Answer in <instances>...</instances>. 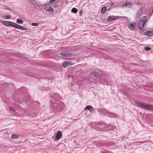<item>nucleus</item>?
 <instances>
[{"mask_svg":"<svg viewBox=\"0 0 153 153\" xmlns=\"http://www.w3.org/2000/svg\"><path fill=\"white\" fill-rule=\"evenodd\" d=\"M9 110L13 112H14L15 111V110L14 108L10 107L9 108Z\"/></svg>","mask_w":153,"mask_h":153,"instance_id":"23","label":"nucleus"},{"mask_svg":"<svg viewBox=\"0 0 153 153\" xmlns=\"http://www.w3.org/2000/svg\"><path fill=\"white\" fill-rule=\"evenodd\" d=\"M140 32L141 33H143V32L144 31V30L142 29H140Z\"/></svg>","mask_w":153,"mask_h":153,"instance_id":"29","label":"nucleus"},{"mask_svg":"<svg viewBox=\"0 0 153 153\" xmlns=\"http://www.w3.org/2000/svg\"><path fill=\"white\" fill-rule=\"evenodd\" d=\"M60 54L64 56H68L71 55V53L67 52H63L60 53Z\"/></svg>","mask_w":153,"mask_h":153,"instance_id":"8","label":"nucleus"},{"mask_svg":"<svg viewBox=\"0 0 153 153\" xmlns=\"http://www.w3.org/2000/svg\"><path fill=\"white\" fill-rule=\"evenodd\" d=\"M107 113L110 117H114L116 116V115L114 113L107 112Z\"/></svg>","mask_w":153,"mask_h":153,"instance_id":"14","label":"nucleus"},{"mask_svg":"<svg viewBox=\"0 0 153 153\" xmlns=\"http://www.w3.org/2000/svg\"><path fill=\"white\" fill-rule=\"evenodd\" d=\"M96 130H97L98 131V130H102V129H100V128H99L97 127V128H96Z\"/></svg>","mask_w":153,"mask_h":153,"instance_id":"31","label":"nucleus"},{"mask_svg":"<svg viewBox=\"0 0 153 153\" xmlns=\"http://www.w3.org/2000/svg\"><path fill=\"white\" fill-rule=\"evenodd\" d=\"M144 48L146 51H149L151 49V48L149 47H146Z\"/></svg>","mask_w":153,"mask_h":153,"instance_id":"27","label":"nucleus"},{"mask_svg":"<svg viewBox=\"0 0 153 153\" xmlns=\"http://www.w3.org/2000/svg\"><path fill=\"white\" fill-rule=\"evenodd\" d=\"M135 24L134 23L130 24L129 26L128 27L131 30H133L134 29L135 27Z\"/></svg>","mask_w":153,"mask_h":153,"instance_id":"10","label":"nucleus"},{"mask_svg":"<svg viewBox=\"0 0 153 153\" xmlns=\"http://www.w3.org/2000/svg\"><path fill=\"white\" fill-rule=\"evenodd\" d=\"M39 25V24L36 23H33L31 24V25L33 26H37Z\"/></svg>","mask_w":153,"mask_h":153,"instance_id":"26","label":"nucleus"},{"mask_svg":"<svg viewBox=\"0 0 153 153\" xmlns=\"http://www.w3.org/2000/svg\"><path fill=\"white\" fill-rule=\"evenodd\" d=\"M136 105L143 109L148 110H153V105L146 104L143 102H137Z\"/></svg>","mask_w":153,"mask_h":153,"instance_id":"1","label":"nucleus"},{"mask_svg":"<svg viewBox=\"0 0 153 153\" xmlns=\"http://www.w3.org/2000/svg\"><path fill=\"white\" fill-rule=\"evenodd\" d=\"M11 16L10 15L6 16H4V18L6 19H9L11 17Z\"/></svg>","mask_w":153,"mask_h":153,"instance_id":"24","label":"nucleus"},{"mask_svg":"<svg viewBox=\"0 0 153 153\" xmlns=\"http://www.w3.org/2000/svg\"><path fill=\"white\" fill-rule=\"evenodd\" d=\"M62 65L64 68H65L67 66H68V62H64L62 64Z\"/></svg>","mask_w":153,"mask_h":153,"instance_id":"21","label":"nucleus"},{"mask_svg":"<svg viewBox=\"0 0 153 153\" xmlns=\"http://www.w3.org/2000/svg\"><path fill=\"white\" fill-rule=\"evenodd\" d=\"M21 136L19 134H12L11 136V138L14 139H16L19 138V137Z\"/></svg>","mask_w":153,"mask_h":153,"instance_id":"15","label":"nucleus"},{"mask_svg":"<svg viewBox=\"0 0 153 153\" xmlns=\"http://www.w3.org/2000/svg\"><path fill=\"white\" fill-rule=\"evenodd\" d=\"M53 9L52 8L50 7L48 9H47V11L48 12H52L53 11Z\"/></svg>","mask_w":153,"mask_h":153,"instance_id":"25","label":"nucleus"},{"mask_svg":"<svg viewBox=\"0 0 153 153\" xmlns=\"http://www.w3.org/2000/svg\"><path fill=\"white\" fill-rule=\"evenodd\" d=\"M89 110L90 112H93L94 110V108L91 105H88L86 106L85 108V110Z\"/></svg>","mask_w":153,"mask_h":153,"instance_id":"9","label":"nucleus"},{"mask_svg":"<svg viewBox=\"0 0 153 153\" xmlns=\"http://www.w3.org/2000/svg\"><path fill=\"white\" fill-rule=\"evenodd\" d=\"M114 2H111V3H110V5L111 6V7L113 6L114 5Z\"/></svg>","mask_w":153,"mask_h":153,"instance_id":"30","label":"nucleus"},{"mask_svg":"<svg viewBox=\"0 0 153 153\" xmlns=\"http://www.w3.org/2000/svg\"><path fill=\"white\" fill-rule=\"evenodd\" d=\"M15 28H16L17 29L22 30H27V28L22 26H20L19 25H17L16 24V25L15 26Z\"/></svg>","mask_w":153,"mask_h":153,"instance_id":"7","label":"nucleus"},{"mask_svg":"<svg viewBox=\"0 0 153 153\" xmlns=\"http://www.w3.org/2000/svg\"><path fill=\"white\" fill-rule=\"evenodd\" d=\"M77 9L75 8H73L71 10V12L74 13H76L77 12Z\"/></svg>","mask_w":153,"mask_h":153,"instance_id":"17","label":"nucleus"},{"mask_svg":"<svg viewBox=\"0 0 153 153\" xmlns=\"http://www.w3.org/2000/svg\"><path fill=\"white\" fill-rule=\"evenodd\" d=\"M106 9V7L105 6L103 7L101 9V13H104Z\"/></svg>","mask_w":153,"mask_h":153,"instance_id":"19","label":"nucleus"},{"mask_svg":"<svg viewBox=\"0 0 153 153\" xmlns=\"http://www.w3.org/2000/svg\"><path fill=\"white\" fill-rule=\"evenodd\" d=\"M114 16H110L108 19V21H111L114 20Z\"/></svg>","mask_w":153,"mask_h":153,"instance_id":"18","label":"nucleus"},{"mask_svg":"<svg viewBox=\"0 0 153 153\" xmlns=\"http://www.w3.org/2000/svg\"><path fill=\"white\" fill-rule=\"evenodd\" d=\"M147 17L146 16H144L142 18L139 23L140 29H141L143 28L145 23L147 22Z\"/></svg>","mask_w":153,"mask_h":153,"instance_id":"3","label":"nucleus"},{"mask_svg":"<svg viewBox=\"0 0 153 153\" xmlns=\"http://www.w3.org/2000/svg\"><path fill=\"white\" fill-rule=\"evenodd\" d=\"M50 96L51 97H53L54 99H57L59 98V94L56 93H53L51 94Z\"/></svg>","mask_w":153,"mask_h":153,"instance_id":"6","label":"nucleus"},{"mask_svg":"<svg viewBox=\"0 0 153 153\" xmlns=\"http://www.w3.org/2000/svg\"><path fill=\"white\" fill-rule=\"evenodd\" d=\"M62 136V135L61 132L60 131H59L56 134L55 138L56 140H58L61 138Z\"/></svg>","mask_w":153,"mask_h":153,"instance_id":"4","label":"nucleus"},{"mask_svg":"<svg viewBox=\"0 0 153 153\" xmlns=\"http://www.w3.org/2000/svg\"><path fill=\"white\" fill-rule=\"evenodd\" d=\"M91 74H92L98 77H100V73H99L98 72H92Z\"/></svg>","mask_w":153,"mask_h":153,"instance_id":"13","label":"nucleus"},{"mask_svg":"<svg viewBox=\"0 0 153 153\" xmlns=\"http://www.w3.org/2000/svg\"><path fill=\"white\" fill-rule=\"evenodd\" d=\"M116 17H119V16H117Z\"/></svg>","mask_w":153,"mask_h":153,"instance_id":"34","label":"nucleus"},{"mask_svg":"<svg viewBox=\"0 0 153 153\" xmlns=\"http://www.w3.org/2000/svg\"><path fill=\"white\" fill-rule=\"evenodd\" d=\"M142 13V10L141 9H140L138 11L136 14V17L137 18H140L141 16V15Z\"/></svg>","mask_w":153,"mask_h":153,"instance_id":"12","label":"nucleus"},{"mask_svg":"<svg viewBox=\"0 0 153 153\" xmlns=\"http://www.w3.org/2000/svg\"><path fill=\"white\" fill-rule=\"evenodd\" d=\"M68 63V65H73V63L72 62L70 61H67Z\"/></svg>","mask_w":153,"mask_h":153,"instance_id":"28","label":"nucleus"},{"mask_svg":"<svg viewBox=\"0 0 153 153\" xmlns=\"http://www.w3.org/2000/svg\"><path fill=\"white\" fill-rule=\"evenodd\" d=\"M28 116H32V117H35L36 116H32V115H30V114H28Z\"/></svg>","mask_w":153,"mask_h":153,"instance_id":"32","label":"nucleus"},{"mask_svg":"<svg viewBox=\"0 0 153 153\" xmlns=\"http://www.w3.org/2000/svg\"><path fill=\"white\" fill-rule=\"evenodd\" d=\"M9 26H10L13 27H16V24L12 22L9 21Z\"/></svg>","mask_w":153,"mask_h":153,"instance_id":"16","label":"nucleus"},{"mask_svg":"<svg viewBox=\"0 0 153 153\" xmlns=\"http://www.w3.org/2000/svg\"><path fill=\"white\" fill-rule=\"evenodd\" d=\"M4 22V24L5 25H6L7 26H9V21H4L3 22Z\"/></svg>","mask_w":153,"mask_h":153,"instance_id":"22","label":"nucleus"},{"mask_svg":"<svg viewBox=\"0 0 153 153\" xmlns=\"http://www.w3.org/2000/svg\"><path fill=\"white\" fill-rule=\"evenodd\" d=\"M23 22V21L20 19H18L16 20V22L19 24H22Z\"/></svg>","mask_w":153,"mask_h":153,"instance_id":"20","label":"nucleus"},{"mask_svg":"<svg viewBox=\"0 0 153 153\" xmlns=\"http://www.w3.org/2000/svg\"><path fill=\"white\" fill-rule=\"evenodd\" d=\"M82 13V11H80L79 12V13Z\"/></svg>","mask_w":153,"mask_h":153,"instance_id":"33","label":"nucleus"},{"mask_svg":"<svg viewBox=\"0 0 153 153\" xmlns=\"http://www.w3.org/2000/svg\"><path fill=\"white\" fill-rule=\"evenodd\" d=\"M132 6V4L129 2H127L124 4L122 6V8H123L124 7H131Z\"/></svg>","mask_w":153,"mask_h":153,"instance_id":"5","label":"nucleus"},{"mask_svg":"<svg viewBox=\"0 0 153 153\" xmlns=\"http://www.w3.org/2000/svg\"><path fill=\"white\" fill-rule=\"evenodd\" d=\"M64 106V103L62 102L57 101L56 103H54L52 106V108L53 111H58L61 109H62Z\"/></svg>","mask_w":153,"mask_h":153,"instance_id":"2","label":"nucleus"},{"mask_svg":"<svg viewBox=\"0 0 153 153\" xmlns=\"http://www.w3.org/2000/svg\"><path fill=\"white\" fill-rule=\"evenodd\" d=\"M144 34L147 36H152L153 35V31H148L145 32L144 33Z\"/></svg>","mask_w":153,"mask_h":153,"instance_id":"11","label":"nucleus"}]
</instances>
